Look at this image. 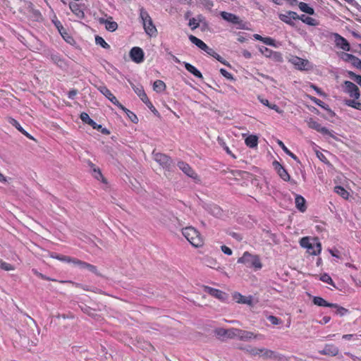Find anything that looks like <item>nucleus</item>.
I'll use <instances>...</instances> for the list:
<instances>
[{
    "mask_svg": "<svg viewBox=\"0 0 361 361\" xmlns=\"http://www.w3.org/2000/svg\"><path fill=\"white\" fill-rule=\"evenodd\" d=\"M259 51L266 57L269 58L271 54L272 53V50L268 49L266 47L262 46L259 48Z\"/></svg>",
    "mask_w": 361,
    "mask_h": 361,
    "instance_id": "obj_49",
    "label": "nucleus"
},
{
    "mask_svg": "<svg viewBox=\"0 0 361 361\" xmlns=\"http://www.w3.org/2000/svg\"><path fill=\"white\" fill-rule=\"evenodd\" d=\"M338 352V348L333 344H326L323 350L319 351L321 355L329 356H335Z\"/></svg>",
    "mask_w": 361,
    "mask_h": 361,
    "instance_id": "obj_19",
    "label": "nucleus"
},
{
    "mask_svg": "<svg viewBox=\"0 0 361 361\" xmlns=\"http://www.w3.org/2000/svg\"><path fill=\"white\" fill-rule=\"evenodd\" d=\"M344 92L348 93L350 97L357 99L360 97V90L358 87L350 81L344 82Z\"/></svg>",
    "mask_w": 361,
    "mask_h": 361,
    "instance_id": "obj_8",
    "label": "nucleus"
},
{
    "mask_svg": "<svg viewBox=\"0 0 361 361\" xmlns=\"http://www.w3.org/2000/svg\"><path fill=\"white\" fill-rule=\"evenodd\" d=\"M114 104L116 105L121 110L124 109V106H123L116 99V97L112 94L111 97L109 99Z\"/></svg>",
    "mask_w": 361,
    "mask_h": 361,
    "instance_id": "obj_53",
    "label": "nucleus"
},
{
    "mask_svg": "<svg viewBox=\"0 0 361 361\" xmlns=\"http://www.w3.org/2000/svg\"><path fill=\"white\" fill-rule=\"evenodd\" d=\"M240 329L231 328L228 329L227 337L229 338H239Z\"/></svg>",
    "mask_w": 361,
    "mask_h": 361,
    "instance_id": "obj_40",
    "label": "nucleus"
},
{
    "mask_svg": "<svg viewBox=\"0 0 361 361\" xmlns=\"http://www.w3.org/2000/svg\"><path fill=\"white\" fill-rule=\"evenodd\" d=\"M262 352V348H259L253 347L252 353V355L251 356H252V357H255V356L261 357Z\"/></svg>",
    "mask_w": 361,
    "mask_h": 361,
    "instance_id": "obj_62",
    "label": "nucleus"
},
{
    "mask_svg": "<svg viewBox=\"0 0 361 361\" xmlns=\"http://www.w3.org/2000/svg\"><path fill=\"white\" fill-rule=\"evenodd\" d=\"M348 74L350 75V78L353 80L355 82H356L359 85L361 86V75H356L354 73L350 71L348 72Z\"/></svg>",
    "mask_w": 361,
    "mask_h": 361,
    "instance_id": "obj_51",
    "label": "nucleus"
},
{
    "mask_svg": "<svg viewBox=\"0 0 361 361\" xmlns=\"http://www.w3.org/2000/svg\"><path fill=\"white\" fill-rule=\"evenodd\" d=\"M269 58L272 59L274 61L277 62H281L283 61V57L281 53L277 51H272Z\"/></svg>",
    "mask_w": 361,
    "mask_h": 361,
    "instance_id": "obj_47",
    "label": "nucleus"
},
{
    "mask_svg": "<svg viewBox=\"0 0 361 361\" xmlns=\"http://www.w3.org/2000/svg\"><path fill=\"white\" fill-rule=\"evenodd\" d=\"M51 257H54V258H56V259H59L61 261H64V262H70L71 257H68V256L51 255Z\"/></svg>",
    "mask_w": 361,
    "mask_h": 361,
    "instance_id": "obj_61",
    "label": "nucleus"
},
{
    "mask_svg": "<svg viewBox=\"0 0 361 361\" xmlns=\"http://www.w3.org/2000/svg\"><path fill=\"white\" fill-rule=\"evenodd\" d=\"M182 233L188 242L194 247L202 245L203 240L198 231L192 226H187L182 229Z\"/></svg>",
    "mask_w": 361,
    "mask_h": 361,
    "instance_id": "obj_1",
    "label": "nucleus"
},
{
    "mask_svg": "<svg viewBox=\"0 0 361 361\" xmlns=\"http://www.w3.org/2000/svg\"><path fill=\"white\" fill-rule=\"evenodd\" d=\"M189 39L192 43L195 44L197 47H199L202 50L204 51L205 52H207V51L209 48L203 41L198 39L197 37H196L194 35H190L189 36Z\"/></svg>",
    "mask_w": 361,
    "mask_h": 361,
    "instance_id": "obj_21",
    "label": "nucleus"
},
{
    "mask_svg": "<svg viewBox=\"0 0 361 361\" xmlns=\"http://www.w3.org/2000/svg\"><path fill=\"white\" fill-rule=\"evenodd\" d=\"M8 121L10 124L15 126L20 132L23 131V128L21 127V126L19 124V123L16 119L9 117L8 118Z\"/></svg>",
    "mask_w": 361,
    "mask_h": 361,
    "instance_id": "obj_48",
    "label": "nucleus"
},
{
    "mask_svg": "<svg viewBox=\"0 0 361 361\" xmlns=\"http://www.w3.org/2000/svg\"><path fill=\"white\" fill-rule=\"evenodd\" d=\"M188 25L193 30L199 27V23L197 22V20L196 18H192L190 19Z\"/></svg>",
    "mask_w": 361,
    "mask_h": 361,
    "instance_id": "obj_52",
    "label": "nucleus"
},
{
    "mask_svg": "<svg viewBox=\"0 0 361 361\" xmlns=\"http://www.w3.org/2000/svg\"><path fill=\"white\" fill-rule=\"evenodd\" d=\"M95 43L97 45H100L104 49H109L110 46L108 43L105 42V40L100 36L97 35L95 37Z\"/></svg>",
    "mask_w": 361,
    "mask_h": 361,
    "instance_id": "obj_39",
    "label": "nucleus"
},
{
    "mask_svg": "<svg viewBox=\"0 0 361 361\" xmlns=\"http://www.w3.org/2000/svg\"><path fill=\"white\" fill-rule=\"evenodd\" d=\"M300 20H301L303 23H305L309 25L314 26V25H318V22L316 19L309 17V16H306L305 15L300 16Z\"/></svg>",
    "mask_w": 361,
    "mask_h": 361,
    "instance_id": "obj_31",
    "label": "nucleus"
},
{
    "mask_svg": "<svg viewBox=\"0 0 361 361\" xmlns=\"http://www.w3.org/2000/svg\"><path fill=\"white\" fill-rule=\"evenodd\" d=\"M310 99L314 103H315L318 106H321L322 108L324 109L325 110L328 111L329 112H330V113L332 112L331 110L329 108V106L326 104H325L324 102H322V100H320L314 97H311Z\"/></svg>",
    "mask_w": 361,
    "mask_h": 361,
    "instance_id": "obj_36",
    "label": "nucleus"
},
{
    "mask_svg": "<svg viewBox=\"0 0 361 361\" xmlns=\"http://www.w3.org/2000/svg\"><path fill=\"white\" fill-rule=\"evenodd\" d=\"M132 87L135 92L137 94V95L140 98V99L145 102V101H147L148 99V97L142 86L137 87L134 85H132Z\"/></svg>",
    "mask_w": 361,
    "mask_h": 361,
    "instance_id": "obj_26",
    "label": "nucleus"
},
{
    "mask_svg": "<svg viewBox=\"0 0 361 361\" xmlns=\"http://www.w3.org/2000/svg\"><path fill=\"white\" fill-rule=\"evenodd\" d=\"M312 242H310V238L304 237L300 240V245L302 247L307 248L308 252L313 255H317L322 250L321 243L317 241V238H312Z\"/></svg>",
    "mask_w": 361,
    "mask_h": 361,
    "instance_id": "obj_3",
    "label": "nucleus"
},
{
    "mask_svg": "<svg viewBox=\"0 0 361 361\" xmlns=\"http://www.w3.org/2000/svg\"><path fill=\"white\" fill-rule=\"evenodd\" d=\"M0 268L5 271H13L15 269L14 266L11 265V264L6 263V262H4L1 258Z\"/></svg>",
    "mask_w": 361,
    "mask_h": 361,
    "instance_id": "obj_42",
    "label": "nucleus"
},
{
    "mask_svg": "<svg viewBox=\"0 0 361 361\" xmlns=\"http://www.w3.org/2000/svg\"><path fill=\"white\" fill-rule=\"evenodd\" d=\"M261 357L264 359H277L279 358V355L275 351L262 348Z\"/></svg>",
    "mask_w": 361,
    "mask_h": 361,
    "instance_id": "obj_23",
    "label": "nucleus"
},
{
    "mask_svg": "<svg viewBox=\"0 0 361 361\" xmlns=\"http://www.w3.org/2000/svg\"><path fill=\"white\" fill-rule=\"evenodd\" d=\"M320 279L323 282L327 283L329 284H331V285L335 286L331 276L327 274H324L323 275H322L320 277Z\"/></svg>",
    "mask_w": 361,
    "mask_h": 361,
    "instance_id": "obj_50",
    "label": "nucleus"
},
{
    "mask_svg": "<svg viewBox=\"0 0 361 361\" xmlns=\"http://www.w3.org/2000/svg\"><path fill=\"white\" fill-rule=\"evenodd\" d=\"M111 17H109V19H104L103 18H100L99 19V22L102 25H104L106 29L109 32H114L118 28V24L115 21H111Z\"/></svg>",
    "mask_w": 361,
    "mask_h": 361,
    "instance_id": "obj_18",
    "label": "nucleus"
},
{
    "mask_svg": "<svg viewBox=\"0 0 361 361\" xmlns=\"http://www.w3.org/2000/svg\"><path fill=\"white\" fill-rule=\"evenodd\" d=\"M130 56L135 63H141L144 60V52L141 48L135 47L131 49Z\"/></svg>",
    "mask_w": 361,
    "mask_h": 361,
    "instance_id": "obj_11",
    "label": "nucleus"
},
{
    "mask_svg": "<svg viewBox=\"0 0 361 361\" xmlns=\"http://www.w3.org/2000/svg\"><path fill=\"white\" fill-rule=\"evenodd\" d=\"M90 165L93 169V176H94V178H97V180H100V178H103V176H102L100 170L99 169H96L94 167V165L92 163H90Z\"/></svg>",
    "mask_w": 361,
    "mask_h": 361,
    "instance_id": "obj_46",
    "label": "nucleus"
},
{
    "mask_svg": "<svg viewBox=\"0 0 361 361\" xmlns=\"http://www.w3.org/2000/svg\"><path fill=\"white\" fill-rule=\"evenodd\" d=\"M203 207L209 213L215 217H220L222 215V209L216 204H205Z\"/></svg>",
    "mask_w": 361,
    "mask_h": 361,
    "instance_id": "obj_17",
    "label": "nucleus"
},
{
    "mask_svg": "<svg viewBox=\"0 0 361 361\" xmlns=\"http://www.w3.org/2000/svg\"><path fill=\"white\" fill-rule=\"evenodd\" d=\"M345 104H347L349 106H352L357 109H361V103L359 102H355L354 99H347L345 102Z\"/></svg>",
    "mask_w": 361,
    "mask_h": 361,
    "instance_id": "obj_43",
    "label": "nucleus"
},
{
    "mask_svg": "<svg viewBox=\"0 0 361 361\" xmlns=\"http://www.w3.org/2000/svg\"><path fill=\"white\" fill-rule=\"evenodd\" d=\"M245 142L247 147L254 148L257 146L258 137L255 135H249L246 137Z\"/></svg>",
    "mask_w": 361,
    "mask_h": 361,
    "instance_id": "obj_27",
    "label": "nucleus"
},
{
    "mask_svg": "<svg viewBox=\"0 0 361 361\" xmlns=\"http://www.w3.org/2000/svg\"><path fill=\"white\" fill-rule=\"evenodd\" d=\"M98 90L99 92L104 94L108 99L111 97L113 94L111 91L106 87V86H100L98 87Z\"/></svg>",
    "mask_w": 361,
    "mask_h": 361,
    "instance_id": "obj_44",
    "label": "nucleus"
},
{
    "mask_svg": "<svg viewBox=\"0 0 361 361\" xmlns=\"http://www.w3.org/2000/svg\"><path fill=\"white\" fill-rule=\"evenodd\" d=\"M261 335H257L251 331L240 329L239 339L240 341H249L252 339H261Z\"/></svg>",
    "mask_w": 361,
    "mask_h": 361,
    "instance_id": "obj_15",
    "label": "nucleus"
},
{
    "mask_svg": "<svg viewBox=\"0 0 361 361\" xmlns=\"http://www.w3.org/2000/svg\"><path fill=\"white\" fill-rule=\"evenodd\" d=\"M206 53L208 54L209 55L213 56L214 58L217 59L219 62L222 63L223 64L227 65V63H226V61L221 56H219L216 52H215V51L213 49L209 48Z\"/></svg>",
    "mask_w": 361,
    "mask_h": 361,
    "instance_id": "obj_34",
    "label": "nucleus"
},
{
    "mask_svg": "<svg viewBox=\"0 0 361 361\" xmlns=\"http://www.w3.org/2000/svg\"><path fill=\"white\" fill-rule=\"evenodd\" d=\"M152 155L154 160L158 163L166 171H171L172 166H173V162L171 157L165 154L155 152L154 151H153Z\"/></svg>",
    "mask_w": 361,
    "mask_h": 361,
    "instance_id": "obj_5",
    "label": "nucleus"
},
{
    "mask_svg": "<svg viewBox=\"0 0 361 361\" xmlns=\"http://www.w3.org/2000/svg\"><path fill=\"white\" fill-rule=\"evenodd\" d=\"M81 269H86L89 271H90L97 276H101L100 273L98 271L97 267L94 265H92L91 264H89L87 262H84Z\"/></svg>",
    "mask_w": 361,
    "mask_h": 361,
    "instance_id": "obj_32",
    "label": "nucleus"
},
{
    "mask_svg": "<svg viewBox=\"0 0 361 361\" xmlns=\"http://www.w3.org/2000/svg\"><path fill=\"white\" fill-rule=\"evenodd\" d=\"M291 63L299 70L304 71L308 70L310 62L307 59H303L298 56L291 59Z\"/></svg>",
    "mask_w": 361,
    "mask_h": 361,
    "instance_id": "obj_12",
    "label": "nucleus"
},
{
    "mask_svg": "<svg viewBox=\"0 0 361 361\" xmlns=\"http://www.w3.org/2000/svg\"><path fill=\"white\" fill-rule=\"evenodd\" d=\"M70 8L77 16H84V13L80 9H79L78 4H70Z\"/></svg>",
    "mask_w": 361,
    "mask_h": 361,
    "instance_id": "obj_45",
    "label": "nucleus"
},
{
    "mask_svg": "<svg viewBox=\"0 0 361 361\" xmlns=\"http://www.w3.org/2000/svg\"><path fill=\"white\" fill-rule=\"evenodd\" d=\"M147 106V107L155 114V115H158L159 114V112L158 111L154 108V106H153V104H152V102L149 101V99H148L147 101H145L144 102Z\"/></svg>",
    "mask_w": 361,
    "mask_h": 361,
    "instance_id": "obj_56",
    "label": "nucleus"
},
{
    "mask_svg": "<svg viewBox=\"0 0 361 361\" xmlns=\"http://www.w3.org/2000/svg\"><path fill=\"white\" fill-rule=\"evenodd\" d=\"M279 19L282 20L283 22L291 25L295 26V23L293 21V19L290 17V16L288 15L287 12L284 14H279Z\"/></svg>",
    "mask_w": 361,
    "mask_h": 361,
    "instance_id": "obj_35",
    "label": "nucleus"
},
{
    "mask_svg": "<svg viewBox=\"0 0 361 361\" xmlns=\"http://www.w3.org/2000/svg\"><path fill=\"white\" fill-rule=\"evenodd\" d=\"M309 128L314 129L324 135H331L330 131L325 127H322L318 122L313 118H310L307 121Z\"/></svg>",
    "mask_w": 361,
    "mask_h": 361,
    "instance_id": "obj_13",
    "label": "nucleus"
},
{
    "mask_svg": "<svg viewBox=\"0 0 361 361\" xmlns=\"http://www.w3.org/2000/svg\"><path fill=\"white\" fill-rule=\"evenodd\" d=\"M183 63H184L185 69L188 72L192 73L193 75H195L197 78H200V79L203 78L202 74L195 66H193L192 65H191L190 63H187V62H184Z\"/></svg>",
    "mask_w": 361,
    "mask_h": 361,
    "instance_id": "obj_24",
    "label": "nucleus"
},
{
    "mask_svg": "<svg viewBox=\"0 0 361 361\" xmlns=\"http://www.w3.org/2000/svg\"><path fill=\"white\" fill-rule=\"evenodd\" d=\"M32 272L34 273V274H35L36 276H39V278H41L42 279H44V280H47V281H54V279H50L49 277H47L45 275L39 273L37 270L36 269H32Z\"/></svg>",
    "mask_w": 361,
    "mask_h": 361,
    "instance_id": "obj_59",
    "label": "nucleus"
},
{
    "mask_svg": "<svg viewBox=\"0 0 361 361\" xmlns=\"http://www.w3.org/2000/svg\"><path fill=\"white\" fill-rule=\"evenodd\" d=\"M334 192L341 196L344 199H348L349 193L348 192L341 186H336L334 188Z\"/></svg>",
    "mask_w": 361,
    "mask_h": 361,
    "instance_id": "obj_33",
    "label": "nucleus"
},
{
    "mask_svg": "<svg viewBox=\"0 0 361 361\" xmlns=\"http://www.w3.org/2000/svg\"><path fill=\"white\" fill-rule=\"evenodd\" d=\"M239 349L244 351L245 353H247L248 355H250V356L252 355V349H253V347L251 346V345H246V346H240L239 347Z\"/></svg>",
    "mask_w": 361,
    "mask_h": 361,
    "instance_id": "obj_58",
    "label": "nucleus"
},
{
    "mask_svg": "<svg viewBox=\"0 0 361 361\" xmlns=\"http://www.w3.org/2000/svg\"><path fill=\"white\" fill-rule=\"evenodd\" d=\"M220 15L224 20L237 25L238 28L245 29V23L238 16L226 11H221Z\"/></svg>",
    "mask_w": 361,
    "mask_h": 361,
    "instance_id": "obj_6",
    "label": "nucleus"
},
{
    "mask_svg": "<svg viewBox=\"0 0 361 361\" xmlns=\"http://www.w3.org/2000/svg\"><path fill=\"white\" fill-rule=\"evenodd\" d=\"M204 290L207 293H208L209 295H211L214 296V298H218L221 300H224L227 298V295L225 293H224L223 291H221L220 290L216 289V288H211L209 286H205Z\"/></svg>",
    "mask_w": 361,
    "mask_h": 361,
    "instance_id": "obj_16",
    "label": "nucleus"
},
{
    "mask_svg": "<svg viewBox=\"0 0 361 361\" xmlns=\"http://www.w3.org/2000/svg\"><path fill=\"white\" fill-rule=\"evenodd\" d=\"M114 104L116 105L121 110L124 109V106H123L116 99V97L112 94L111 97L109 99Z\"/></svg>",
    "mask_w": 361,
    "mask_h": 361,
    "instance_id": "obj_54",
    "label": "nucleus"
},
{
    "mask_svg": "<svg viewBox=\"0 0 361 361\" xmlns=\"http://www.w3.org/2000/svg\"><path fill=\"white\" fill-rule=\"evenodd\" d=\"M140 16L146 33L150 36L154 35L157 32V28L152 23L151 17L143 8L140 10Z\"/></svg>",
    "mask_w": 361,
    "mask_h": 361,
    "instance_id": "obj_4",
    "label": "nucleus"
},
{
    "mask_svg": "<svg viewBox=\"0 0 361 361\" xmlns=\"http://www.w3.org/2000/svg\"><path fill=\"white\" fill-rule=\"evenodd\" d=\"M122 110L127 114L128 117L133 123H137L138 122V118L133 112L126 109L125 106Z\"/></svg>",
    "mask_w": 361,
    "mask_h": 361,
    "instance_id": "obj_38",
    "label": "nucleus"
},
{
    "mask_svg": "<svg viewBox=\"0 0 361 361\" xmlns=\"http://www.w3.org/2000/svg\"><path fill=\"white\" fill-rule=\"evenodd\" d=\"M166 89V84L160 80H157L153 84V90L157 92H161Z\"/></svg>",
    "mask_w": 361,
    "mask_h": 361,
    "instance_id": "obj_29",
    "label": "nucleus"
},
{
    "mask_svg": "<svg viewBox=\"0 0 361 361\" xmlns=\"http://www.w3.org/2000/svg\"><path fill=\"white\" fill-rule=\"evenodd\" d=\"M298 6L300 9L304 13H306L310 15H313L314 13V9L312 7L309 6L308 4L306 3L300 2L299 3Z\"/></svg>",
    "mask_w": 361,
    "mask_h": 361,
    "instance_id": "obj_30",
    "label": "nucleus"
},
{
    "mask_svg": "<svg viewBox=\"0 0 361 361\" xmlns=\"http://www.w3.org/2000/svg\"><path fill=\"white\" fill-rule=\"evenodd\" d=\"M179 169L189 177L196 179L197 176L193 169L186 163L183 161H179L178 163Z\"/></svg>",
    "mask_w": 361,
    "mask_h": 361,
    "instance_id": "obj_14",
    "label": "nucleus"
},
{
    "mask_svg": "<svg viewBox=\"0 0 361 361\" xmlns=\"http://www.w3.org/2000/svg\"><path fill=\"white\" fill-rule=\"evenodd\" d=\"M333 37L337 47L344 51H350V44L344 37L337 33L333 34Z\"/></svg>",
    "mask_w": 361,
    "mask_h": 361,
    "instance_id": "obj_10",
    "label": "nucleus"
},
{
    "mask_svg": "<svg viewBox=\"0 0 361 361\" xmlns=\"http://www.w3.org/2000/svg\"><path fill=\"white\" fill-rule=\"evenodd\" d=\"M305 202H306V201L303 197H302L300 195H296L295 203L296 208L299 211L304 212L306 210L307 207L305 205Z\"/></svg>",
    "mask_w": 361,
    "mask_h": 361,
    "instance_id": "obj_22",
    "label": "nucleus"
},
{
    "mask_svg": "<svg viewBox=\"0 0 361 361\" xmlns=\"http://www.w3.org/2000/svg\"><path fill=\"white\" fill-rule=\"evenodd\" d=\"M215 333L220 336H227L228 329L218 328L215 330Z\"/></svg>",
    "mask_w": 361,
    "mask_h": 361,
    "instance_id": "obj_57",
    "label": "nucleus"
},
{
    "mask_svg": "<svg viewBox=\"0 0 361 361\" xmlns=\"http://www.w3.org/2000/svg\"><path fill=\"white\" fill-rule=\"evenodd\" d=\"M331 307L335 308L336 309L335 314H336L341 317L344 316L348 312L347 309H345L343 307H341V306L338 305L337 304H336V306Z\"/></svg>",
    "mask_w": 361,
    "mask_h": 361,
    "instance_id": "obj_41",
    "label": "nucleus"
},
{
    "mask_svg": "<svg viewBox=\"0 0 361 361\" xmlns=\"http://www.w3.org/2000/svg\"><path fill=\"white\" fill-rule=\"evenodd\" d=\"M238 263L245 264L247 267L259 269L262 264L257 255H253L248 252H245L241 257L238 259Z\"/></svg>",
    "mask_w": 361,
    "mask_h": 361,
    "instance_id": "obj_2",
    "label": "nucleus"
},
{
    "mask_svg": "<svg viewBox=\"0 0 361 361\" xmlns=\"http://www.w3.org/2000/svg\"><path fill=\"white\" fill-rule=\"evenodd\" d=\"M51 60L59 66H62L63 64V61L57 55H52Z\"/></svg>",
    "mask_w": 361,
    "mask_h": 361,
    "instance_id": "obj_55",
    "label": "nucleus"
},
{
    "mask_svg": "<svg viewBox=\"0 0 361 361\" xmlns=\"http://www.w3.org/2000/svg\"><path fill=\"white\" fill-rule=\"evenodd\" d=\"M220 73H221L222 75H224L225 78H226L227 79H229V80H233V75H231V73H228L226 70H225L224 68H221L220 69Z\"/></svg>",
    "mask_w": 361,
    "mask_h": 361,
    "instance_id": "obj_60",
    "label": "nucleus"
},
{
    "mask_svg": "<svg viewBox=\"0 0 361 361\" xmlns=\"http://www.w3.org/2000/svg\"><path fill=\"white\" fill-rule=\"evenodd\" d=\"M278 145L282 148V149L284 151V152L289 155L291 158L293 159L298 161V157L296 155H295L293 153H292L283 144V142L281 140L277 141Z\"/></svg>",
    "mask_w": 361,
    "mask_h": 361,
    "instance_id": "obj_37",
    "label": "nucleus"
},
{
    "mask_svg": "<svg viewBox=\"0 0 361 361\" xmlns=\"http://www.w3.org/2000/svg\"><path fill=\"white\" fill-rule=\"evenodd\" d=\"M313 303L317 306L320 307H334L336 306L335 303H330L326 302L324 299L321 297L315 296L313 298Z\"/></svg>",
    "mask_w": 361,
    "mask_h": 361,
    "instance_id": "obj_25",
    "label": "nucleus"
},
{
    "mask_svg": "<svg viewBox=\"0 0 361 361\" xmlns=\"http://www.w3.org/2000/svg\"><path fill=\"white\" fill-rule=\"evenodd\" d=\"M268 320L272 324H274V325H277L279 324H280V319H278L275 316H273V315H270L268 317Z\"/></svg>",
    "mask_w": 361,
    "mask_h": 361,
    "instance_id": "obj_63",
    "label": "nucleus"
},
{
    "mask_svg": "<svg viewBox=\"0 0 361 361\" xmlns=\"http://www.w3.org/2000/svg\"><path fill=\"white\" fill-rule=\"evenodd\" d=\"M341 59L345 61L350 62L353 65H354L357 68H361V59L355 57V56H353L352 54H347V53H342Z\"/></svg>",
    "mask_w": 361,
    "mask_h": 361,
    "instance_id": "obj_20",
    "label": "nucleus"
},
{
    "mask_svg": "<svg viewBox=\"0 0 361 361\" xmlns=\"http://www.w3.org/2000/svg\"><path fill=\"white\" fill-rule=\"evenodd\" d=\"M80 118L82 122L89 124L94 129L100 130L102 134L109 135L110 133L109 130L105 128H102V125L96 123L92 119H91L87 113H81Z\"/></svg>",
    "mask_w": 361,
    "mask_h": 361,
    "instance_id": "obj_7",
    "label": "nucleus"
},
{
    "mask_svg": "<svg viewBox=\"0 0 361 361\" xmlns=\"http://www.w3.org/2000/svg\"><path fill=\"white\" fill-rule=\"evenodd\" d=\"M265 44L275 46V41L271 37H264L262 41Z\"/></svg>",
    "mask_w": 361,
    "mask_h": 361,
    "instance_id": "obj_64",
    "label": "nucleus"
},
{
    "mask_svg": "<svg viewBox=\"0 0 361 361\" xmlns=\"http://www.w3.org/2000/svg\"><path fill=\"white\" fill-rule=\"evenodd\" d=\"M273 166L278 175L284 181H290V176L283 166L277 161H273Z\"/></svg>",
    "mask_w": 361,
    "mask_h": 361,
    "instance_id": "obj_9",
    "label": "nucleus"
},
{
    "mask_svg": "<svg viewBox=\"0 0 361 361\" xmlns=\"http://www.w3.org/2000/svg\"><path fill=\"white\" fill-rule=\"evenodd\" d=\"M233 298L238 303L247 305H250L252 303V299L250 298H246L238 293L234 294Z\"/></svg>",
    "mask_w": 361,
    "mask_h": 361,
    "instance_id": "obj_28",
    "label": "nucleus"
}]
</instances>
